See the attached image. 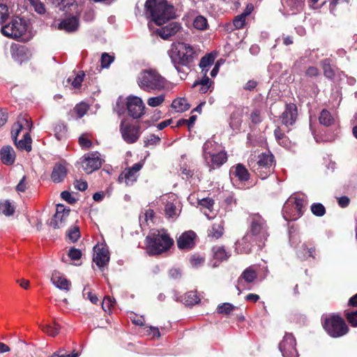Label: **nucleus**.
Here are the masks:
<instances>
[{
    "label": "nucleus",
    "mask_w": 357,
    "mask_h": 357,
    "mask_svg": "<svg viewBox=\"0 0 357 357\" xmlns=\"http://www.w3.org/2000/svg\"><path fill=\"white\" fill-rule=\"evenodd\" d=\"M68 257L72 260H78L82 257V252L79 249H76L75 248H72L68 251Z\"/></svg>",
    "instance_id": "58"
},
{
    "label": "nucleus",
    "mask_w": 357,
    "mask_h": 357,
    "mask_svg": "<svg viewBox=\"0 0 357 357\" xmlns=\"http://www.w3.org/2000/svg\"><path fill=\"white\" fill-rule=\"evenodd\" d=\"M214 201L213 199L206 197L199 201L200 210L208 219H213L215 216L213 211Z\"/></svg>",
    "instance_id": "20"
},
{
    "label": "nucleus",
    "mask_w": 357,
    "mask_h": 357,
    "mask_svg": "<svg viewBox=\"0 0 357 357\" xmlns=\"http://www.w3.org/2000/svg\"><path fill=\"white\" fill-rule=\"evenodd\" d=\"M128 114L134 119L140 118L144 113V104L137 96H129L126 102Z\"/></svg>",
    "instance_id": "14"
},
{
    "label": "nucleus",
    "mask_w": 357,
    "mask_h": 357,
    "mask_svg": "<svg viewBox=\"0 0 357 357\" xmlns=\"http://www.w3.org/2000/svg\"><path fill=\"white\" fill-rule=\"evenodd\" d=\"M273 163V155L268 153L259 155L256 162H250V166L259 177L264 179L271 174Z\"/></svg>",
    "instance_id": "6"
},
{
    "label": "nucleus",
    "mask_w": 357,
    "mask_h": 357,
    "mask_svg": "<svg viewBox=\"0 0 357 357\" xmlns=\"http://www.w3.org/2000/svg\"><path fill=\"white\" fill-rule=\"evenodd\" d=\"M100 156V154L96 151L90 152L84 155L82 166L86 174H91L100 167L102 160Z\"/></svg>",
    "instance_id": "12"
},
{
    "label": "nucleus",
    "mask_w": 357,
    "mask_h": 357,
    "mask_svg": "<svg viewBox=\"0 0 357 357\" xmlns=\"http://www.w3.org/2000/svg\"><path fill=\"white\" fill-rule=\"evenodd\" d=\"M168 198L169 200L167 202L165 207V214L168 218H174L179 213V210L176 207L178 201L174 195H169Z\"/></svg>",
    "instance_id": "25"
},
{
    "label": "nucleus",
    "mask_w": 357,
    "mask_h": 357,
    "mask_svg": "<svg viewBox=\"0 0 357 357\" xmlns=\"http://www.w3.org/2000/svg\"><path fill=\"white\" fill-rule=\"evenodd\" d=\"M68 238L73 242L77 241L80 236L79 229L77 227L73 228L72 229H70L68 231Z\"/></svg>",
    "instance_id": "59"
},
{
    "label": "nucleus",
    "mask_w": 357,
    "mask_h": 357,
    "mask_svg": "<svg viewBox=\"0 0 357 357\" xmlns=\"http://www.w3.org/2000/svg\"><path fill=\"white\" fill-rule=\"evenodd\" d=\"M168 54L177 71L181 73V78L184 79L187 73L184 70L182 71L180 66L188 67L192 62L195 57L197 56L195 48L183 42L174 43L172 44Z\"/></svg>",
    "instance_id": "1"
},
{
    "label": "nucleus",
    "mask_w": 357,
    "mask_h": 357,
    "mask_svg": "<svg viewBox=\"0 0 357 357\" xmlns=\"http://www.w3.org/2000/svg\"><path fill=\"white\" fill-rule=\"evenodd\" d=\"M26 189V177L23 176L19 183L16 186V190L19 192H23Z\"/></svg>",
    "instance_id": "62"
},
{
    "label": "nucleus",
    "mask_w": 357,
    "mask_h": 357,
    "mask_svg": "<svg viewBox=\"0 0 357 357\" xmlns=\"http://www.w3.org/2000/svg\"><path fill=\"white\" fill-rule=\"evenodd\" d=\"M181 29L178 22H170L165 26L158 29L157 33L163 39H168L169 37L175 35Z\"/></svg>",
    "instance_id": "19"
},
{
    "label": "nucleus",
    "mask_w": 357,
    "mask_h": 357,
    "mask_svg": "<svg viewBox=\"0 0 357 357\" xmlns=\"http://www.w3.org/2000/svg\"><path fill=\"white\" fill-rule=\"evenodd\" d=\"M206 164L211 169L219 167L226 162L227 160V153L223 151L214 152L204 158Z\"/></svg>",
    "instance_id": "17"
},
{
    "label": "nucleus",
    "mask_w": 357,
    "mask_h": 357,
    "mask_svg": "<svg viewBox=\"0 0 357 357\" xmlns=\"http://www.w3.org/2000/svg\"><path fill=\"white\" fill-rule=\"evenodd\" d=\"M195 233L192 231H188L183 233L177 240V245L180 249L191 248L194 245V238Z\"/></svg>",
    "instance_id": "23"
},
{
    "label": "nucleus",
    "mask_w": 357,
    "mask_h": 357,
    "mask_svg": "<svg viewBox=\"0 0 357 357\" xmlns=\"http://www.w3.org/2000/svg\"><path fill=\"white\" fill-rule=\"evenodd\" d=\"M78 26V20L75 17L66 18L62 20L58 25L59 29H63L66 31H73Z\"/></svg>",
    "instance_id": "29"
},
{
    "label": "nucleus",
    "mask_w": 357,
    "mask_h": 357,
    "mask_svg": "<svg viewBox=\"0 0 357 357\" xmlns=\"http://www.w3.org/2000/svg\"><path fill=\"white\" fill-rule=\"evenodd\" d=\"M114 57L107 53H103L101 56V66L102 68H107L114 61Z\"/></svg>",
    "instance_id": "52"
},
{
    "label": "nucleus",
    "mask_w": 357,
    "mask_h": 357,
    "mask_svg": "<svg viewBox=\"0 0 357 357\" xmlns=\"http://www.w3.org/2000/svg\"><path fill=\"white\" fill-rule=\"evenodd\" d=\"M213 82L206 75L200 81L195 82L193 84L192 86L196 87L200 86V88L199 89V92L202 93H205L209 90Z\"/></svg>",
    "instance_id": "37"
},
{
    "label": "nucleus",
    "mask_w": 357,
    "mask_h": 357,
    "mask_svg": "<svg viewBox=\"0 0 357 357\" xmlns=\"http://www.w3.org/2000/svg\"><path fill=\"white\" fill-rule=\"evenodd\" d=\"M234 309L235 307L233 305L229 303H225L219 305L217 308V311L219 314H229L233 312Z\"/></svg>",
    "instance_id": "49"
},
{
    "label": "nucleus",
    "mask_w": 357,
    "mask_h": 357,
    "mask_svg": "<svg viewBox=\"0 0 357 357\" xmlns=\"http://www.w3.org/2000/svg\"><path fill=\"white\" fill-rule=\"evenodd\" d=\"M296 340L292 334L285 333L282 340L279 344V349L283 357H298V354L296 348Z\"/></svg>",
    "instance_id": "11"
},
{
    "label": "nucleus",
    "mask_w": 357,
    "mask_h": 357,
    "mask_svg": "<svg viewBox=\"0 0 357 357\" xmlns=\"http://www.w3.org/2000/svg\"><path fill=\"white\" fill-rule=\"evenodd\" d=\"M311 211L314 215L319 217L323 216L326 213L325 207L320 203L313 204L311 206Z\"/></svg>",
    "instance_id": "48"
},
{
    "label": "nucleus",
    "mask_w": 357,
    "mask_h": 357,
    "mask_svg": "<svg viewBox=\"0 0 357 357\" xmlns=\"http://www.w3.org/2000/svg\"><path fill=\"white\" fill-rule=\"evenodd\" d=\"M321 66L324 75L328 79H332L334 77L335 73L333 69L331 66L329 61L327 59L323 61Z\"/></svg>",
    "instance_id": "46"
},
{
    "label": "nucleus",
    "mask_w": 357,
    "mask_h": 357,
    "mask_svg": "<svg viewBox=\"0 0 357 357\" xmlns=\"http://www.w3.org/2000/svg\"><path fill=\"white\" fill-rule=\"evenodd\" d=\"M246 17L242 14L235 17L233 24L236 29H240L243 28L245 23Z\"/></svg>",
    "instance_id": "55"
},
{
    "label": "nucleus",
    "mask_w": 357,
    "mask_h": 357,
    "mask_svg": "<svg viewBox=\"0 0 357 357\" xmlns=\"http://www.w3.org/2000/svg\"><path fill=\"white\" fill-rule=\"evenodd\" d=\"M66 126L63 123H58L54 127V135L58 140H61L66 135Z\"/></svg>",
    "instance_id": "44"
},
{
    "label": "nucleus",
    "mask_w": 357,
    "mask_h": 357,
    "mask_svg": "<svg viewBox=\"0 0 357 357\" xmlns=\"http://www.w3.org/2000/svg\"><path fill=\"white\" fill-rule=\"evenodd\" d=\"M138 84L144 91H161L167 84V80L155 70H142L138 77Z\"/></svg>",
    "instance_id": "4"
},
{
    "label": "nucleus",
    "mask_w": 357,
    "mask_h": 357,
    "mask_svg": "<svg viewBox=\"0 0 357 357\" xmlns=\"http://www.w3.org/2000/svg\"><path fill=\"white\" fill-rule=\"evenodd\" d=\"M15 144L20 150H26V151L31 150V138L27 132L24 133L22 139L19 142L16 141Z\"/></svg>",
    "instance_id": "36"
},
{
    "label": "nucleus",
    "mask_w": 357,
    "mask_h": 357,
    "mask_svg": "<svg viewBox=\"0 0 357 357\" xmlns=\"http://www.w3.org/2000/svg\"><path fill=\"white\" fill-rule=\"evenodd\" d=\"M296 106L294 105H289L282 114V121L286 126L292 125L296 121Z\"/></svg>",
    "instance_id": "24"
},
{
    "label": "nucleus",
    "mask_w": 357,
    "mask_h": 357,
    "mask_svg": "<svg viewBox=\"0 0 357 357\" xmlns=\"http://www.w3.org/2000/svg\"><path fill=\"white\" fill-rule=\"evenodd\" d=\"M146 251L149 255H160L167 251L174 241L165 229H153L146 237Z\"/></svg>",
    "instance_id": "2"
},
{
    "label": "nucleus",
    "mask_w": 357,
    "mask_h": 357,
    "mask_svg": "<svg viewBox=\"0 0 357 357\" xmlns=\"http://www.w3.org/2000/svg\"><path fill=\"white\" fill-rule=\"evenodd\" d=\"M234 174L242 181H246L249 179L250 175L247 169L241 164H238L235 167Z\"/></svg>",
    "instance_id": "38"
},
{
    "label": "nucleus",
    "mask_w": 357,
    "mask_h": 357,
    "mask_svg": "<svg viewBox=\"0 0 357 357\" xmlns=\"http://www.w3.org/2000/svg\"><path fill=\"white\" fill-rule=\"evenodd\" d=\"M51 282L56 288L61 290L68 291L70 289V282L59 272H53L51 277Z\"/></svg>",
    "instance_id": "18"
},
{
    "label": "nucleus",
    "mask_w": 357,
    "mask_h": 357,
    "mask_svg": "<svg viewBox=\"0 0 357 357\" xmlns=\"http://www.w3.org/2000/svg\"><path fill=\"white\" fill-rule=\"evenodd\" d=\"M323 325L327 333L333 337H342L347 334L349 331L344 321L336 315L326 317Z\"/></svg>",
    "instance_id": "7"
},
{
    "label": "nucleus",
    "mask_w": 357,
    "mask_h": 357,
    "mask_svg": "<svg viewBox=\"0 0 357 357\" xmlns=\"http://www.w3.org/2000/svg\"><path fill=\"white\" fill-rule=\"evenodd\" d=\"M61 198L70 204H73L75 202V199L71 195L68 191H63L61 194Z\"/></svg>",
    "instance_id": "63"
},
{
    "label": "nucleus",
    "mask_w": 357,
    "mask_h": 357,
    "mask_svg": "<svg viewBox=\"0 0 357 357\" xmlns=\"http://www.w3.org/2000/svg\"><path fill=\"white\" fill-rule=\"evenodd\" d=\"M33 10L38 15H45L47 12V8L43 2L40 0H32L29 2Z\"/></svg>",
    "instance_id": "42"
},
{
    "label": "nucleus",
    "mask_w": 357,
    "mask_h": 357,
    "mask_svg": "<svg viewBox=\"0 0 357 357\" xmlns=\"http://www.w3.org/2000/svg\"><path fill=\"white\" fill-rule=\"evenodd\" d=\"M9 15L8 6L6 4L0 3V23L5 22Z\"/></svg>",
    "instance_id": "56"
},
{
    "label": "nucleus",
    "mask_w": 357,
    "mask_h": 357,
    "mask_svg": "<svg viewBox=\"0 0 357 357\" xmlns=\"http://www.w3.org/2000/svg\"><path fill=\"white\" fill-rule=\"evenodd\" d=\"M214 60L215 56L212 54H208L201 59L199 67L202 68V72L204 73V75H206L209 68L213 65Z\"/></svg>",
    "instance_id": "33"
},
{
    "label": "nucleus",
    "mask_w": 357,
    "mask_h": 357,
    "mask_svg": "<svg viewBox=\"0 0 357 357\" xmlns=\"http://www.w3.org/2000/svg\"><path fill=\"white\" fill-rule=\"evenodd\" d=\"M165 100L163 95H160L155 97H151L148 99L147 103L149 106L155 107L160 105Z\"/></svg>",
    "instance_id": "51"
},
{
    "label": "nucleus",
    "mask_w": 357,
    "mask_h": 357,
    "mask_svg": "<svg viewBox=\"0 0 357 357\" xmlns=\"http://www.w3.org/2000/svg\"><path fill=\"white\" fill-rule=\"evenodd\" d=\"M85 74L84 72H79L73 79L69 77L68 82L71 83V85L74 89H78L81 86V84L84 80Z\"/></svg>",
    "instance_id": "45"
},
{
    "label": "nucleus",
    "mask_w": 357,
    "mask_h": 357,
    "mask_svg": "<svg viewBox=\"0 0 357 357\" xmlns=\"http://www.w3.org/2000/svg\"><path fill=\"white\" fill-rule=\"evenodd\" d=\"M203 158H206L208 155L212 154L214 152H218L220 150L218 144L212 140H207L203 145Z\"/></svg>",
    "instance_id": "31"
},
{
    "label": "nucleus",
    "mask_w": 357,
    "mask_h": 357,
    "mask_svg": "<svg viewBox=\"0 0 357 357\" xmlns=\"http://www.w3.org/2000/svg\"><path fill=\"white\" fill-rule=\"evenodd\" d=\"M146 13L157 25H162L173 15V7L165 0H147L145 3Z\"/></svg>",
    "instance_id": "3"
},
{
    "label": "nucleus",
    "mask_w": 357,
    "mask_h": 357,
    "mask_svg": "<svg viewBox=\"0 0 357 357\" xmlns=\"http://www.w3.org/2000/svg\"><path fill=\"white\" fill-rule=\"evenodd\" d=\"M250 230L248 234H251L255 243H262L268 236L265 220L258 214H254L250 217Z\"/></svg>",
    "instance_id": "8"
},
{
    "label": "nucleus",
    "mask_w": 357,
    "mask_h": 357,
    "mask_svg": "<svg viewBox=\"0 0 357 357\" xmlns=\"http://www.w3.org/2000/svg\"><path fill=\"white\" fill-rule=\"evenodd\" d=\"M143 163L137 162L134 164L131 167L125 169L119 175L118 182L125 183L126 185H132L137 181L138 172L142 168Z\"/></svg>",
    "instance_id": "10"
},
{
    "label": "nucleus",
    "mask_w": 357,
    "mask_h": 357,
    "mask_svg": "<svg viewBox=\"0 0 357 357\" xmlns=\"http://www.w3.org/2000/svg\"><path fill=\"white\" fill-rule=\"evenodd\" d=\"M43 330L45 333L52 337L56 336L59 333V327L55 323L53 326L47 325L45 327L43 328Z\"/></svg>",
    "instance_id": "53"
},
{
    "label": "nucleus",
    "mask_w": 357,
    "mask_h": 357,
    "mask_svg": "<svg viewBox=\"0 0 357 357\" xmlns=\"http://www.w3.org/2000/svg\"><path fill=\"white\" fill-rule=\"evenodd\" d=\"M305 204L304 195H291L284 204L283 218L287 221L297 220L303 215V208Z\"/></svg>",
    "instance_id": "5"
},
{
    "label": "nucleus",
    "mask_w": 357,
    "mask_h": 357,
    "mask_svg": "<svg viewBox=\"0 0 357 357\" xmlns=\"http://www.w3.org/2000/svg\"><path fill=\"white\" fill-rule=\"evenodd\" d=\"M172 107L176 112H183L190 108V104L185 98H179L172 102Z\"/></svg>",
    "instance_id": "34"
},
{
    "label": "nucleus",
    "mask_w": 357,
    "mask_h": 357,
    "mask_svg": "<svg viewBox=\"0 0 357 357\" xmlns=\"http://www.w3.org/2000/svg\"><path fill=\"white\" fill-rule=\"evenodd\" d=\"M79 143L80 146L84 149H88L91 146V142L84 135L79 137Z\"/></svg>",
    "instance_id": "60"
},
{
    "label": "nucleus",
    "mask_w": 357,
    "mask_h": 357,
    "mask_svg": "<svg viewBox=\"0 0 357 357\" xmlns=\"http://www.w3.org/2000/svg\"><path fill=\"white\" fill-rule=\"evenodd\" d=\"M121 136L127 143L135 142L140 136L139 127L130 125L126 121H122L120 126Z\"/></svg>",
    "instance_id": "13"
},
{
    "label": "nucleus",
    "mask_w": 357,
    "mask_h": 357,
    "mask_svg": "<svg viewBox=\"0 0 357 357\" xmlns=\"http://www.w3.org/2000/svg\"><path fill=\"white\" fill-rule=\"evenodd\" d=\"M93 260L99 268L107 266L109 261V252L104 244L97 245L93 248Z\"/></svg>",
    "instance_id": "15"
},
{
    "label": "nucleus",
    "mask_w": 357,
    "mask_h": 357,
    "mask_svg": "<svg viewBox=\"0 0 357 357\" xmlns=\"http://www.w3.org/2000/svg\"><path fill=\"white\" fill-rule=\"evenodd\" d=\"M255 240L252 238L251 234H246L236 243V250L241 253H248L250 252L252 243Z\"/></svg>",
    "instance_id": "22"
},
{
    "label": "nucleus",
    "mask_w": 357,
    "mask_h": 357,
    "mask_svg": "<svg viewBox=\"0 0 357 357\" xmlns=\"http://www.w3.org/2000/svg\"><path fill=\"white\" fill-rule=\"evenodd\" d=\"M115 303L114 299L109 296H105L102 302V308L105 312H110L112 307Z\"/></svg>",
    "instance_id": "50"
},
{
    "label": "nucleus",
    "mask_w": 357,
    "mask_h": 357,
    "mask_svg": "<svg viewBox=\"0 0 357 357\" xmlns=\"http://www.w3.org/2000/svg\"><path fill=\"white\" fill-rule=\"evenodd\" d=\"M314 250L312 248H307L305 245L303 244L300 249L297 251V255L301 259H307L308 257H313L312 252Z\"/></svg>",
    "instance_id": "47"
},
{
    "label": "nucleus",
    "mask_w": 357,
    "mask_h": 357,
    "mask_svg": "<svg viewBox=\"0 0 357 357\" xmlns=\"http://www.w3.org/2000/svg\"><path fill=\"white\" fill-rule=\"evenodd\" d=\"M257 272L251 267L247 268L241 274L240 278L238 280V284L236 288L239 290L240 286L243 280L247 283H251L257 278Z\"/></svg>",
    "instance_id": "28"
},
{
    "label": "nucleus",
    "mask_w": 357,
    "mask_h": 357,
    "mask_svg": "<svg viewBox=\"0 0 357 357\" xmlns=\"http://www.w3.org/2000/svg\"><path fill=\"white\" fill-rule=\"evenodd\" d=\"M301 0H287L284 8L289 14H295L297 11L301 10L303 8Z\"/></svg>",
    "instance_id": "32"
},
{
    "label": "nucleus",
    "mask_w": 357,
    "mask_h": 357,
    "mask_svg": "<svg viewBox=\"0 0 357 357\" xmlns=\"http://www.w3.org/2000/svg\"><path fill=\"white\" fill-rule=\"evenodd\" d=\"M192 27L199 31L207 30L209 25L206 17L201 15L195 16L192 21Z\"/></svg>",
    "instance_id": "30"
},
{
    "label": "nucleus",
    "mask_w": 357,
    "mask_h": 357,
    "mask_svg": "<svg viewBox=\"0 0 357 357\" xmlns=\"http://www.w3.org/2000/svg\"><path fill=\"white\" fill-rule=\"evenodd\" d=\"M224 228L222 222L214 223L208 230V236L215 239L219 238L223 234Z\"/></svg>",
    "instance_id": "39"
},
{
    "label": "nucleus",
    "mask_w": 357,
    "mask_h": 357,
    "mask_svg": "<svg viewBox=\"0 0 357 357\" xmlns=\"http://www.w3.org/2000/svg\"><path fill=\"white\" fill-rule=\"evenodd\" d=\"M0 157L3 164L10 165L15 162V153L11 146H6L1 148L0 151Z\"/></svg>",
    "instance_id": "27"
},
{
    "label": "nucleus",
    "mask_w": 357,
    "mask_h": 357,
    "mask_svg": "<svg viewBox=\"0 0 357 357\" xmlns=\"http://www.w3.org/2000/svg\"><path fill=\"white\" fill-rule=\"evenodd\" d=\"M86 295L87 296V298L89 299L92 303H97L98 301L97 296L89 291H87V289L85 287L83 290V296H86Z\"/></svg>",
    "instance_id": "61"
},
{
    "label": "nucleus",
    "mask_w": 357,
    "mask_h": 357,
    "mask_svg": "<svg viewBox=\"0 0 357 357\" xmlns=\"http://www.w3.org/2000/svg\"><path fill=\"white\" fill-rule=\"evenodd\" d=\"M184 301L186 305H193L198 303L200 301V299L196 292L189 291L185 294Z\"/></svg>",
    "instance_id": "43"
},
{
    "label": "nucleus",
    "mask_w": 357,
    "mask_h": 357,
    "mask_svg": "<svg viewBox=\"0 0 357 357\" xmlns=\"http://www.w3.org/2000/svg\"><path fill=\"white\" fill-rule=\"evenodd\" d=\"M15 206L8 199L0 202V213L6 216H10L15 212Z\"/></svg>",
    "instance_id": "35"
},
{
    "label": "nucleus",
    "mask_w": 357,
    "mask_h": 357,
    "mask_svg": "<svg viewBox=\"0 0 357 357\" xmlns=\"http://www.w3.org/2000/svg\"><path fill=\"white\" fill-rule=\"evenodd\" d=\"M89 107L86 104L81 102L75 106L74 111L79 118H82L86 113Z\"/></svg>",
    "instance_id": "54"
},
{
    "label": "nucleus",
    "mask_w": 357,
    "mask_h": 357,
    "mask_svg": "<svg viewBox=\"0 0 357 357\" xmlns=\"http://www.w3.org/2000/svg\"><path fill=\"white\" fill-rule=\"evenodd\" d=\"M31 124L28 119L22 118L17 123H15L12 128L11 135L15 143H16L17 137L22 130H25V132H29L31 130Z\"/></svg>",
    "instance_id": "21"
},
{
    "label": "nucleus",
    "mask_w": 357,
    "mask_h": 357,
    "mask_svg": "<svg viewBox=\"0 0 357 357\" xmlns=\"http://www.w3.org/2000/svg\"><path fill=\"white\" fill-rule=\"evenodd\" d=\"M212 250L213 257L218 260H226L230 256L222 246H214Z\"/></svg>",
    "instance_id": "40"
},
{
    "label": "nucleus",
    "mask_w": 357,
    "mask_h": 357,
    "mask_svg": "<svg viewBox=\"0 0 357 357\" xmlns=\"http://www.w3.org/2000/svg\"><path fill=\"white\" fill-rule=\"evenodd\" d=\"M70 210L65 208L63 205H57L56 211L52 218L50 225L54 228H61L65 226L68 221Z\"/></svg>",
    "instance_id": "16"
},
{
    "label": "nucleus",
    "mask_w": 357,
    "mask_h": 357,
    "mask_svg": "<svg viewBox=\"0 0 357 357\" xmlns=\"http://www.w3.org/2000/svg\"><path fill=\"white\" fill-rule=\"evenodd\" d=\"M67 175V169L61 163H56L53 167L51 178L54 183L61 182Z\"/></svg>",
    "instance_id": "26"
},
{
    "label": "nucleus",
    "mask_w": 357,
    "mask_h": 357,
    "mask_svg": "<svg viewBox=\"0 0 357 357\" xmlns=\"http://www.w3.org/2000/svg\"><path fill=\"white\" fill-rule=\"evenodd\" d=\"M252 123H259L261 121L260 112L258 110H254L250 115Z\"/></svg>",
    "instance_id": "64"
},
{
    "label": "nucleus",
    "mask_w": 357,
    "mask_h": 357,
    "mask_svg": "<svg viewBox=\"0 0 357 357\" xmlns=\"http://www.w3.org/2000/svg\"><path fill=\"white\" fill-rule=\"evenodd\" d=\"M26 30V21L20 17H15L10 23L1 27V32L6 37L17 39L23 36Z\"/></svg>",
    "instance_id": "9"
},
{
    "label": "nucleus",
    "mask_w": 357,
    "mask_h": 357,
    "mask_svg": "<svg viewBox=\"0 0 357 357\" xmlns=\"http://www.w3.org/2000/svg\"><path fill=\"white\" fill-rule=\"evenodd\" d=\"M346 317H347L348 321L353 326H357V310L347 312L346 313Z\"/></svg>",
    "instance_id": "57"
},
{
    "label": "nucleus",
    "mask_w": 357,
    "mask_h": 357,
    "mask_svg": "<svg viewBox=\"0 0 357 357\" xmlns=\"http://www.w3.org/2000/svg\"><path fill=\"white\" fill-rule=\"evenodd\" d=\"M333 117L328 111L326 109L321 111L319 118L321 124L325 126H329L333 123Z\"/></svg>",
    "instance_id": "41"
}]
</instances>
